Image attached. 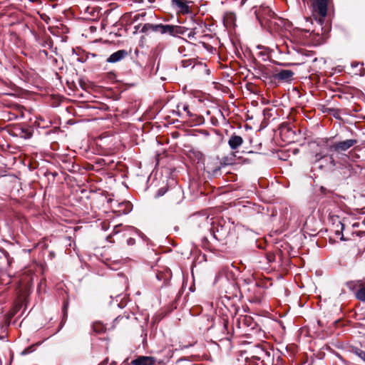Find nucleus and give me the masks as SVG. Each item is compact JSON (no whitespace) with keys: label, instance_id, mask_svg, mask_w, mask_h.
<instances>
[{"label":"nucleus","instance_id":"15","mask_svg":"<svg viewBox=\"0 0 365 365\" xmlns=\"http://www.w3.org/2000/svg\"><path fill=\"white\" fill-rule=\"evenodd\" d=\"M173 4L180 8L182 11H187L188 6L184 0H173Z\"/></svg>","mask_w":365,"mask_h":365},{"label":"nucleus","instance_id":"11","mask_svg":"<svg viewBox=\"0 0 365 365\" xmlns=\"http://www.w3.org/2000/svg\"><path fill=\"white\" fill-rule=\"evenodd\" d=\"M260 358L262 359V365L272 364L273 357L271 356L269 351L262 350V356Z\"/></svg>","mask_w":365,"mask_h":365},{"label":"nucleus","instance_id":"24","mask_svg":"<svg viewBox=\"0 0 365 365\" xmlns=\"http://www.w3.org/2000/svg\"><path fill=\"white\" fill-rule=\"evenodd\" d=\"M9 283H10V278L9 277H8L7 280H6V282H5V284H9Z\"/></svg>","mask_w":365,"mask_h":365},{"label":"nucleus","instance_id":"1","mask_svg":"<svg viewBox=\"0 0 365 365\" xmlns=\"http://www.w3.org/2000/svg\"><path fill=\"white\" fill-rule=\"evenodd\" d=\"M255 15L262 26L264 21H269L274 16V13L269 7H263L259 11H255Z\"/></svg>","mask_w":365,"mask_h":365},{"label":"nucleus","instance_id":"22","mask_svg":"<svg viewBox=\"0 0 365 365\" xmlns=\"http://www.w3.org/2000/svg\"><path fill=\"white\" fill-rule=\"evenodd\" d=\"M164 193H165V192H164V191H163V188H161V189H160V190H158L157 195H158V196H162V195H164Z\"/></svg>","mask_w":365,"mask_h":365},{"label":"nucleus","instance_id":"4","mask_svg":"<svg viewBox=\"0 0 365 365\" xmlns=\"http://www.w3.org/2000/svg\"><path fill=\"white\" fill-rule=\"evenodd\" d=\"M307 150L309 154L313 158L312 160L314 163H317L319 158H317L319 153V144L317 141H311L307 144Z\"/></svg>","mask_w":365,"mask_h":365},{"label":"nucleus","instance_id":"6","mask_svg":"<svg viewBox=\"0 0 365 365\" xmlns=\"http://www.w3.org/2000/svg\"><path fill=\"white\" fill-rule=\"evenodd\" d=\"M356 298L363 302H365V282L358 281L354 284Z\"/></svg>","mask_w":365,"mask_h":365},{"label":"nucleus","instance_id":"2","mask_svg":"<svg viewBox=\"0 0 365 365\" xmlns=\"http://www.w3.org/2000/svg\"><path fill=\"white\" fill-rule=\"evenodd\" d=\"M357 143L356 140L348 139L344 141L334 143L331 148L337 153L347 150Z\"/></svg>","mask_w":365,"mask_h":365},{"label":"nucleus","instance_id":"28","mask_svg":"<svg viewBox=\"0 0 365 365\" xmlns=\"http://www.w3.org/2000/svg\"><path fill=\"white\" fill-rule=\"evenodd\" d=\"M330 158L331 159V163L333 164V165H334V160L331 158Z\"/></svg>","mask_w":365,"mask_h":365},{"label":"nucleus","instance_id":"29","mask_svg":"<svg viewBox=\"0 0 365 365\" xmlns=\"http://www.w3.org/2000/svg\"><path fill=\"white\" fill-rule=\"evenodd\" d=\"M311 178H317L316 174H314V176H311Z\"/></svg>","mask_w":365,"mask_h":365},{"label":"nucleus","instance_id":"30","mask_svg":"<svg viewBox=\"0 0 365 365\" xmlns=\"http://www.w3.org/2000/svg\"><path fill=\"white\" fill-rule=\"evenodd\" d=\"M320 189H321V192H322V190H324V187H320Z\"/></svg>","mask_w":365,"mask_h":365},{"label":"nucleus","instance_id":"12","mask_svg":"<svg viewBox=\"0 0 365 365\" xmlns=\"http://www.w3.org/2000/svg\"><path fill=\"white\" fill-rule=\"evenodd\" d=\"M312 7L315 21L319 22V0H312Z\"/></svg>","mask_w":365,"mask_h":365},{"label":"nucleus","instance_id":"18","mask_svg":"<svg viewBox=\"0 0 365 365\" xmlns=\"http://www.w3.org/2000/svg\"><path fill=\"white\" fill-rule=\"evenodd\" d=\"M148 26H154V25L153 24H145L143 26V27L142 28V31L143 32H146L148 30H151V29Z\"/></svg>","mask_w":365,"mask_h":365},{"label":"nucleus","instance_id":"14","mask_svg":"<svg viewBox=\"0 0 365 365\" xmlns=\"http://www.w3.org/2000/svg\"><path fill=\"white\" fill-rule=\"evenodd\" d=\"M329 3V0H321V19L327 16ZM322 24V22L321 21Z\"/></svg>","mask_w":365,"mask_h":365},{"label":"nucleus","instance_id":"7","mask_svg":"<svg viewBox=\"0 0 365 365\" xmlns=\"http://www.w3.org/2000/svg\"><path fill=\"white\" fill-rule=\"evenodd\" d=\"M243 142L241 136L233 134L230 137L227 143L232 150H235L242 145Z\"/></svg>","mask_w":365,"mask_h":365},{"label":"nucleus","instance_id":"17","mask_svg":"<svg viewBox=\"0 0 365 365\" xmlns=\"http://www.w3.org/2000/svg\"><path fill=\"white\" fill-rule=\"evenodd\" d=\"M187 31H188V29L185 27L180 26H173V36H175L177 34H185V33Z\"/></svg>","mask_w":365,"mask_h":365},{"label":"nucleus","instance_id":"8","mask_svg":"<svg viewBox=\"0 0 365 365\" xmlns=\"http://www.w3.org/2000/svg\"><path fill=\"white\" fill-rule=\"evenodd\" d=\"M128 54L125 50H118L112 53L108 58L107 62L114 63L123 59Z\"/></svg>","mask_w":365,"mask_h":365},{"label":"nucleus","instance_id":"3","mask_svg":"<svg viewBox=\"0 0 365 365\" xmlns=\"http://www.w3.org/2000/svg\"><path fill=\"white\" fill-rule=\"evenodd\" d=\"M294 74V72L291 70H281L274 73L273 77L279 81L289 82L292 80Z\"/></svg>","mask_w":365,"mask_h":365},{"label":"nucleus","instance_id":"9","mask_svg":"<svg viewBox=\"0 0 365 365\" xmlns=\"http://www.w3.org/2000/svg\"><path fill=\"white\" fill-rule=\"evenodd\" d=\"M155 359L151 356H139L131 361L132 365H154Z\"/></svg>","mask_w":365,"mask_h":365},{"label":"nucleus","instance_id":"20","mask_svg":"<svg viewBox=\"0 0 365 365\" xmlns=\"http://www.w3.org/2000/svg\"><path fill=\"white\" fill-rule=\"evenodd\" d=\"M320 111H321L322 113H329V112H330V111H332V110H331V109H330V108H324V107H322V106H321Z\"/></svg>","mask_w":365,"mask_h":365},{"label":"nucleus","instance_id":"10","mask_svg":"<svg viewBox=\"0 0 365 365\" xmlns=\"http://www.w3.org/2000/svg\"><path fill=\"white\" fill-rule=\"evenodd\" d=\"M172 203L178 204L182 200V192L180 189L171 191L169 193Z\"/></svg>","mask_w":365,"mask_h":365},{"label":"nucleus","instance_id":"23","mask_svg":"<svg viewBox=\"0 0 365 365\" xmlns=\"http://www.w3.org/2000/svg\"><path fill=\"white\" fill-rule=\"evenodd\" d=\"M287 130H288L289 132H290V133H291L292 134H293V135H294V134H295L294 131L292 130V129L287 128Z\"/></svg>","mask_w":365,"mask_h":365},{"label":"nucleus","instance_id":"19","mask_svg":"<svg viewBox=\"0 0 365 365\" xmlns=\"http://www.w3.org/2000/svg\"><path fill=\"white\" fill-rule=\"evenodd\" d=\"M195 33L194 31V30H190L189 31V33L187 34V37L191 38H193L194 36H195Z\"/></svg>","mask_w":365,"mask_h":365},{"label":"nucleus","instance_id":"32","mask_svg":"<svg viewBox=\"0 0 365 365\" xmlns=\"http://www.w3.org/2000/svg\"><path fill=\"white\" fill-rule=\"evenodd\" d=\"M320 42H321V44H322V37H321Z\"/></svg>","mask_w":365,"mask_h":365},{"label":"nucleus","instance_id":"16","mask_svg":"<svg viewBox=\"0 0 365 365\" xmlns=\"http://www.w3.org/2000/svg\"><path fill=\"white\" fill-rule=\"evenodd\" d=\"M5 262L7 264L10 263L9 255L6 251L0 250V266H1Z\"/></svg>","mask_w":365,"mask_h":365},{"label":"nucleus","instance_id":"13","mask_svg":"<svg viewBox=\"0 0 365 365\" xmlns=\"http://www.w3.org/2000/svg\"><path fill=\"white\" fill-rule=\"evenodd\" d=\"M236 152L232 151L228 155L222 158V163L225 165H232L235 162Z\"/></svg>","mask_w":365,"mask_h":365},{"label":"nucleus","instance_id":"21","mask_svg":"<svg viewBox=\"0 0 365 365\" xmlns=\"http://www.w3.org/2000/svg\"><path fill=\"white\" fill-rule=\"evenodd\" d=\"M359 356L364 360L365 361V351H361L360 353L359 354Z\"/></svg>","mask_w":365,"mask_h":365},{"label":"nucleus","instance_id":"31","mask_svg":"<svg viewBox=\"0 0 365 365\" xmlns=\"http://www.w3.org/2000/svg\"><path fill=\"white\" fill-rule=\"evenodd\" d=\"M187 109V106H184V110H186Z\"/></svg>","mask_w":365,"mask_h":365},{"label":"nucleus","instance_id":"25","mask_svg":"<svg viewBox=\"0 0 365 365\" xmlns=\"http://www.w3.org/2000/svg\"><path fill=\"white\" fill-rule=\"evenodd\" d=\"M139 16H140V14L135 16H134L135 20H137L139 18Z\"/></svg>","mask_w":365,"mask_h":365},{"label":"nucleus","instance_id":"27","mask_svg":"<svg viewBox=\"0 0 365 365\" xmlns=\"http://www.w3.org/2000/svg\"><path fill=\"white\" fill-rule=\"evenodd\" d=\"M28 352H29V351H28L27 350H25V351H24L22 352V354H26V353H28Z\"/></svg>","mask_w":365,"mask_h":365},{"label":"nucleus","instance_id":"26","mask_svg":"<svg viewBox=\"0 0 365 365\" xmlns=\"http://www.w3.org/2000/svg\"><path fill=\"white\" fill-rule=\"evenodd\" d=\"M330 29H330V27H329L327 29H326L324 30V32H325V33L329 32V31H330Z\"/></svg>","mask_w":365,"mask_h":365},{"label":"nucleus","instance_id":"5","mask_svg":"<svg viewBox=\"0 0 365 365\" xmlns=\"http://www.w3.org/2000/svg\"><path fill=\"white\" fill-rule=\"evenodd\" d=\"M153 31L158 32L161 34H169L173 35V25L155 24V26H148Z\"/></svg>","mask_w":365,"mask_h":365}]
</instances>
